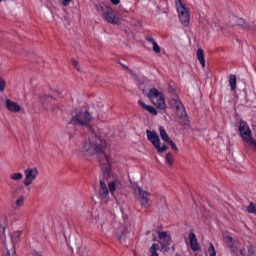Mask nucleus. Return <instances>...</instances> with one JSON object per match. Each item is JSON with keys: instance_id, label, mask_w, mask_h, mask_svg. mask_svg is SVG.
Returning a JSON list of instances; mask_svg holds the SVG:
<instances>
[{"instance_id": "f257e3e1", "label": "nucleus", "mask_w": 256, "mask_h": 256, "mask_svg": "<svg viewBox=\"0 0 256 256\" xmlns=\"http://www.w3.org/2000/svg\"><path fill=\"white\" fill-rule=\"evenodd\" d=\"M91 136L84 142L83 150L87 155H98V161L102 167L109 169L111 167V158L105 154L107 142L99 137V134L95 132V129L90 128Z\"/></svg>"}, {"instance_id": "f03ea898", "label": "nucleus", "mask_w": 256, "mask_h": 256, "mask_svg": "<svg viewBox=\"0 0 256 256\" xmlns=\"http://www.w3.org/2000/svg\"><path fill=\"white\" fill-rule=\"evenodd\" d=\"M238 131L240 136L242 137V141L247 143L250 147L256 151V139L253 138V134H251V128H249V124L246 121L241 120L239 122Z\"/></svg>"}, {"instance_id": "7ed1b4c3", "label": "nucleus", "mask_w": 256, "mask_h": 256, "mask_svg": "<svg viewBox=\"0 0 256 256\" xmlns=\"http://www.w3.org/2000/svg\"><path fill=\"white\" fill-rule=\"evenodd\" d=\"M92 119L93 117H91V113L80 110L76 112L74 116H72L68 122V125H74L75 127H87V125L91 123Z\"/></svg>"}, {"instance_id": "20e7f679", "label": "nucleus", "mask_w": 256, "mask_h": 256, "mask_svg": "<svg viewBox=\"0 0 256 256\" xmlns=\"http://www.w3.org/2000/svg\"><path fill=\"white\" fill-rule=\"evenodd\" d=\"M148 99L153 105H155V107H157V109H160V111H163V113H165V109H167V104L165 103V96L162 92L157 90V88H152L149 90Z\"/></svg>"}, {"instance_id": "39448f33", "label": "nucleus", "mask_w": 256, "mask_h": 256, "mask_svg": "<svg viewBox=\"0 0 256 256\" xmlns=\"http://www.w3.org/2000/svg\"><path fill=\"white\" fill-rule=\"evenodd\" d=\"M176 9L178 11V17L182 25L187 27L189 21H191V16L189 14V8L185 7L182 0H175Z\"/></svg>"}, {"instance_id": "423d86ee", "label": "nucleus", "mask_w": 256, "mask_h": 256, "mask_svg": "<svg viewBox=\"0 0 256 256\" xmlns=\"http://www.w3.org/2000/svg\"><path fill=\"white\" fill-rule=\"evenodd\" d=\"M135 191H138V201L144 209H148V207H151V204L149 203V198L151 197V193L143 190L141 186H136Z\"/></svg>"}, {"instance_id": "0eeeda50", "label": "nucleus", "mask_w": 256, "mask_h": 256, "mask_svg": "<svg viewBox=\"0 0 256 256\" xmlns=\"http://www.w3.org/2000/svg\"><path fill=\"white\" fill-rule=\"evenodd\" d=\"M170 105L177 111V115L180 119H187V111L185 110V106L183 105V102L179 100L178 98H172L170 99Z\"/></svg>"}, {"instance_id": "6e6552de", "label": "nucleus", "mask_w": 256, "mask_h": 256, "mask_svg": "<svg viewBox=\"0 0 256 256\" xmlns=\"http://www.w3.org/2000/svg\"><path fill=\"white\" fill-rule=\"evenodd\" d=\"M25 173V179H24V185L25 187H29L35 179H37V175H39V171L37 168H28L24 171Z\"/></svg>"}, {"instance_id": "1a4fd4ad", "label": "nucleus", "mask_w": 256, "mask_h": 256, "mask_svg": "<svg viewBox=\"0 0 256 256\" xmlns=\"http://www.w3.org/2000/svg\"><path fill=\"white\" fill-rule=\"evenodd\" d=\"M158 237L161 240L160 245H161L162 251H168L167 248L169 247V245H171V242H172L171 236H169L167 232L158 231Z\"/></svg>"}, {"instance_id": "9d476101", "label": "nucleus", "mask_w": 256, "mask_h": 256, "mask_svg": "<svg viewBox=\"0 0 256 256\" xmlns=\"http://www.w3.org/2000/svg\"><path fill=\"white\" fill-rule=\"evenodd\" d=\"M147 139L152 145L155 147H158L161 145V139L159 138V134H157L155 131L146 130Z\"/></svg>"}, {"instance_id": "9b49d317", "label": "nucleus", "mask_w": 256, "mask_h": 256, "mask_svg": "<svg viewBox=\"0 0 256 256\" xmlns=\"http://www.w3.org/2000/svg\"><path fill=\"white\" fill-rule=\"evenodd\" d=\"M96 197H98V199H107V197H109V189L103 180H100V190L96 193Z\"/></svg>"}, {"instance_id": "f8f14e48", "label": "nucleus", "mask_w": 256, "mask_h": 256, "mask_svg": "<svg viewBox=\"0 0 256 256\" xmlns=\"http://www.w3.org/2000/svg\"><path fill=\"white\" fill-rule=\"evenodd\" d=\"M188 239L190 241V248L192 251H199L201 249V246H199V242L197 241V235H195V232H189Z\"/></svg>"}, {"instance_id": "ddd939ff", "label": "nucleus", "mask_w": 256, "mask_h": 256, "mask_svg": "<svg viewBox=\"0 0 256 256\" xmlns=\"http://www.w3.org/2000/svg\"><path fill=\"white\" fill-rule=\"evenodd\" d=\"M104 19L111 25H117L119 23V17H117L113 11H107L104 14Z\"/></svg>"}, {"instance_id": "4468645a", "label": "nucleus", "mask_w": 256, "mask_h": 256, "mask_svg": "<svg viewBox=\"0 0 256 256\" xmlns=\"http://www.w3.org/2000/svg\"><path fill=\"white\" fill-rule=\"evenodd\" d=\"M6 109H8V111H11V113H19V111H21V106H19L17 102H13V100L7 99Z\"/></svg>"}, {"instance_id": "2eb2a0df", "label": "nucleus", "mask_w": 256, "mask_h": 256, "mask_svg": "<svg viewBox=\"0 0 256 256\" xmlns=\"http://www.w3.org/2000/svg\"><path fill=\"white\" fill-rule=\"evenodd\" d=\"M127 233H129V231L127 230V227L120 226L118 228L117 236H118L120 243H123V241H125V239H127Z\"/></svg>"}, {"instance_id": "dca6fc26", "label": "nucleus", "mask_w": 256, "mask_h": 256, "mask_svg": "<svg viewBox=\"0 0 256 256\" xmlns=\"http://www.w3.org/2000/svg\"><path fill=\"white\" fill-rule=\"evenodd\" d=\"M138 103H139L140 107H142V109H145V111H149L151 115H158L159 112L156 110L155 107L149 106L141 100H139Z\"/></svg>"}, {"instance_id": "f3484780", "label": "nucleus", "mask_w": 256, "mask_h": 256, "mask_svg": "<svg viewBox=\"0 0 256 256\" xmlns=\"http://www.w3.org/2000/svg\"><path fill=\"white\" fill-rule=\"evenodd\" d=\"M197 59L203 69H205V52L201 48H198L197 50Z\"/></svg>"}, {"instance_id": "a211bd4d", "label": "nucleus", "mask_w": 256, "mask_h": 256, "mask_svg": "<svg viewBox=\"0 0 256 256\" xmlns=\"http://www.w3.org/2000/svg\"><path fill=\"white\" fill-rule=\"evenodd\" d=\"M158 130H159L160 137H161L162 141L167 143L171 140V137H169V134H167V130H165V128H163V126H159Z\"/></svg>"}, {"instance_id": "6ab92c4d", "label": "nucleus", "mask_w": 256, "mask_h": 256, "mask_svg": "<svg viewBox=\"0 0 256 256\" xmlns=\"http://www.w3.org/2000/svg\"><path fill=\"white\" fill-rule=\"evenodd\" d=\"M40 100L44 106L50 105L51 103L55 105V99L52 96H49V95L41 96Z\"/></svg>"}, {"instance_id": "aec40b11", "label": "nucleus", "mask_w": 256, "mask_h": 256, "mask_svg": "<svg viewBox=\"0 0 256 256\" xmlns=\"http://www.w3.org/2000/svg\"><path fill=\"white\" fill-rule=\"evenodd\" d=\"M229 85L231 87V91H235V89H237V75L230 74Z\"/></svg>"}, {"instance_id": "412c9836", "label": "nucleus", "mask_w": 256, "mask_h": 256, "mask_svg": "<svg viewBox=\"0 0 256 256\" xmlns=\"http://www.w3.org/2000/svg\"><path fill=\"white\" fill-rule=\"evenodd\" d=\"M21 235H23V231H15L11 234V240L12 243L19 242V239H21Z\"/></svg>"}, {"instance_id": "4be33fe9", "label": "nucleus", "mask_w": 256, "mask_h": 256, "mask_svg": "<svg viewBox=\"0 0 256 256\" xmlns=\"http://www.w3.org/2000/svg\"><path fill=\"white\" fill-rule=\"evenodd\" d=\"M10 179H12V181H21L23 174L21 172L13 173L10 175Z\"/></svg>"}, {"instance_id": "5701e85b", "label": "nucleus", "mask_w": 256, "mask_h": 256, "mask_svg": "<svg viewBox=\"0 0 256 256\" xmlns=\"http://www.w3.org/2000/svg\"><path fill=\"white\" fill-rule=\"evenodd\" d=\"M108 189L111 193V195H115V191L117 189V183L115 181H111L109 184H108Z\"/></svg>"}, {"instance_id": "b1692460", "label": "nucleus", "mask_w": 256, "mask_h": 256, "mask_svg": "<svg viewBox=\"0 0 256 256\" xmlns=\"http://www.w3.org/2000/svg\"><path fill=\"white\" fill-rule=\"evenodd\" d=\"M20 189H23V186L18 187V188H15V187L11 188L10 195H11L12 199H15V197H17L19 195Z\"/></svg>"}, {"instance_id": "393cba45", "label": "nucleus", "mask_w": 256, "mask_h": 256, "mask_svg": "<svg viewBox=\"0 0 256 256\" xmlns=\"http://www.w3.org/2000/svg\"><path fill=\"white\" fill-rule=\"evenodd\" d=\"M15 205L16 207H23V205H25V196L18 197L15 201Z\"/></svg>"}, {"instance_id": "a878e982", "label": "nucleus", "mask_w": 256, "mask_h": 256, "mask_svg": "<svg viewBox=\"0 0 256 256\" xmlns=\"http://www.w3.org/2000/svg\"><path fill=\"white\" fill-rule=\"evenodd\" d=\"M208 253H209V256L217 255V252L215 251V246L213 245V243H209Z\"/></svg>"}, {"instance_id": "bb28decb", "label": "nucleus", "mask_w": 256, "mask_h": 256, "mask_svg": "<svg viewBox=\"0 0 256 256\" xmlns=\"http://www.w3.org/2000/svg\"><path fill=\"white\" fill-rule=\"evenodd\" d=\"M168 147L167 145H163L161 147V144H158V146H156V150L158 153H164V151H167Z\"/></svg>"}, {"instance_id": "cd10ccee", "label": "nucleus", "mask_w": 256, "mask_h": 256, "mask_svg": "<svg viewBox=\"0 0 256 256\" xmlns=\"http://www.w3.org/2000/svg\"><path fill=\"white\" fill-rule=\"evenodd\" d=\"M167 143H169L171 149H173V151H179V148L177 147V144H175V142H173V140H169Z\"/></svg>"}, {"instance_id": "c85d7f7f", "label": "nucleus", "mask_w": 256, "mask_h": 256, "mask_svg": "<svg viewBox=\"0 0 256 256\" xmlns=\"http://www.w3.org/2000/svg\"><path fill=\"white\" fill-rule=\"evenodd\" d=\"M166 161L168 162L169 165H173V154L167 153L166 154Z\"/></svg>"}, {"instance_id": "c756f323", "label": "nucleus", "mask_w": 256, "mask_h": 256, "mask_svg": "<svg viewBox=\"0 0 256 256\" xmlns=\"http://www.w3.org/2000/svg\"><path fill=\"white\" fill-rule=\"evenodd\" d=\"M5 85H6L5 79H3V78L0 76V91H1V92L5 91Z\"/></svg>"}, {"instance_id": "7c9ffc66", "label": "nucleus", "mask_w": 256, "mask_h": 256, "mask_svg": "<svg viewBox=\"0 0 256 256\" xmlns=\"http://www.w3.org/2000/svg\"><path fill=\"white\" fill-rule=\"evenodd\" d=\"M152 45L154 53H161V47H159V44H157V42Z\"/></svg>"}, {"instance_id": "2f4dec72", "label": "nucleus", "mask_w": 256, "mask_h": 256, "mask_svg": "<svg viewBox=\"0 0 256 256\" xmlns=\"http://www.w3.org/2000/svg\"><path fill=\"white\" fill-rule=\"evenodd\" d=\"M146 41H148L149 43H152V45H155V43H157L155 41V38H153L152 36H147Z\"/></svg>"}, {"instance_id": "473e14b6", "label": "nucleus", "mask_w": 256, "mask_h": 256, "mask_svg": "<svg viewBox=\"0 0 256 256\" xmlns=\"http://www.w3.org/2000/svg\"><path fill=\"white\" fill-rule=\"evenodd\" d=\"M72 65H73V68L78 70V71H81V69L78 68V65H79V62H77V60H72Z\"/></svg>"}, {"instance_id": "72a5a7b5", "label": "nucleus", "mask_w": 256, "mask_h": 256, "mask_svg": "<svg viewBox=\"0 0 256 256\" xmlns=\"http://www.w3.org/2000/svg\"><path fill=\"white\" fill-rule=\"evenodd\" d=\"M250 25H251V23H249V22H243L242 27H243V29H245V31H249Z\"/></svg>"}, {"instance_id": "f704fd0d", "label": "nucleus", "mask_w": 256, "mask_h": 256, "mask_svg": "<svg viewBox=\"0 0 256 256\" xmlns=\"http://www.w3.org/2000/svg\"><path fill=\"white\" fill-rule=\"evenodd\" d=\"M248 31H250V33H253V31H255V24L253 22L250 23V27Z\"/></svg>"}, {"instance_id": "c9c22d12", "label": "nucleus", "mask_w": 256, "mask_h": 256, "mask_svg": "<svg viewBox=\"0 0 256 256\" xmlns=\"http://www.w3.org/2000/svg\"><path fill=\"white\" fill-rule=\"evenodd\" d=\"M112 5H119L121 3V0H110Z\"/></svg>"}, {"instance_id": "e433bc0d", "label": "nucleus", "mask_w": 256, "mask_h": 256, "mask_svg": "<svg viewBox=\"0 0 256 256\" xmlns=\"http://www.w3.org/2000/svg\"><path fill=\"white\" fill-rule=\"evenodd\" d=\"M69 3H71V0H63L62 5H64V7H67Z\"/></svg>"}, {"instance_id": "4c0bfd02", "label": "nucleus", "mask_w": 256, "mask_h": 256, "mask_svg": "<svg viewBox=\"0 0 256 256\" xmlns=\"http://www.w3.org/2000/svg\"><path fill=\"white\" fill-rule=\"evenodd\" d=\"M33 256H41V253L37 252V251H33Z\"/></svg>"}, {"instance_id": "58836bf2", "label": "nucleus", "mask_w": 256, "mask_h": 256, "mask_svg": "<svg viewBox=\"0 0 256 256\" xmlns=\"http://www.w3.org/2000/svg\"><path fill=\"white\" fill-rule=\"evenodd\" d=\"M120 65H122V67H123L124 69L129 70V67H128L127 65H125V64H123V63H121V62H120Z\"/></svg>"}, {"instance_id": "ea45409f", "label": "nucleus", "mask_w": 256, "mask_h": 256, "mask_svg": "<svg viewBox=\"0 0 256 256\" xmlns=\"http://www.w3.org/2000/svg\"><path fill=\"white\" fill-rule=\"evenodd\" d=\"M172 251H175V246H172Z\"/></svg>"}, {"instance_id": "a19ab883", "label": "nucleus", "mask_w": 256, "mask_h": 256, "mask_svg": "<svg viewBox=\"0 0 256 256\" xmlns=\"http://www.w3.org/2000/svg\"><path fill=\"white\" fill-rule=\"evenodd\" d=\"M3 0H0V2H2Z\"/></svg>"}]
</instances>
